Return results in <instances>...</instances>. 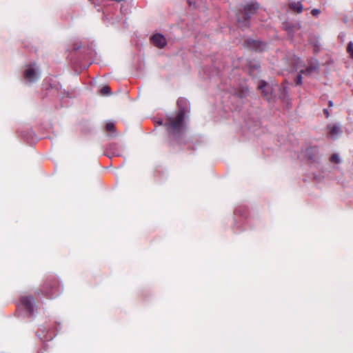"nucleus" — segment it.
Masks as SVG:
<instances>
[{
    "instance_id": "nucleus-17",
    "label": "nucleus",
    "mask_w": 353,
    "mask_h": 353,
    "mask_svg": "<svg viewBox=\"0 0 353 353\" xmlns=\"http://www.w3.org/2000/svg\"><path fill=\"white\" fill-rule=\"evenodd\" d=\"M324 112H325V114H326V117H329V112H328V111H327V110H324Z\"/></svg>"
},
{
    "instance_id": "nucleus-7",
    "label": "nucleus",
    "mask_w": 353,
    "mask_h": 353,
    "mask_svg": "<svg viewBox=\"0 0 353 353\" xmlns=\"http://www.w3.org/2000/svg\"><path fill=\"white\" fill-rule=\"evenodd\" d=\"M22 304L28 310H31L32 307V299L31 297H23L21 299Z\"/></svg>"
},
{
    "instance_id": "nucleus-4",
    "label": "nucleus",
    "mask_w": 353,
    "mask_h": 353,
    "mask_svg": "<svg viewBox=\"0 0 353 353\" xmlns=\"http://www.w3.org/2000/svg\"><path fill=\"white\" fill-rule=\"evenodd\" d=\"M329 135L332 139H336L341 133L340 125L336 124H330L327 125Z\"/></svg>"
},
{
    "instance_id": "nucleus-6",
    "label": "nucleus",
    "mask_w": 353,
    "mask_h": 353,
    "mask_svg": "<svg viewBox=\"0 0 353 353\" xmlns=\"http://www.w3.org/2000/svg\"><path fill=\"white\" fill-rule=\"evenodd\" d=\"M25 77L28 81L32 82L37 79L38 74H37V72H36V70L33 67L30 66L26 70Z\"/></svg>"
},
{
    "instance_id": "nucleus-16",
    "label": "nucleus",
    "mask_w": 353,
    "mask_h": 353,
    "mask_svg": "<svg viewBox=\"0 0 353 353\" xmlns=\"http://www.w3.org/2000/svg\"><path fill=\"white\" fill-rule=\"evenodd\" d=\"M332 159V161L336 163H338L339 161V157L337 155H333Z\"/></svg>"
},
{
    "instance_id": "nucleus-5",
    "label": "nucleus",
    "mask_w": 353,
    "mask_h": 353,
    "mask_svg": "<svg viewBox=\"0 0 353 353\" xmlns=\"http://www.w3.org/2000/svg\"><path fill=\"white\" fill-rule=\"evenodd\" d=\"M151 39H152L153 44L158 48H163L166 45L165 38L160 34L154 35Z\"/></svg>"
},
{
    "instance_id": "nucleus-8",
    "label": "nucleus",
    "mask_w": 353,
    "mask_h": 353,
    "mask_svg": "<svg viewBox=\"0 0 353 353\" xmlns=\"http://www.w3.org/2000/svg\"><path fill=\"white\" fill-rule=\"evenodd\" d=\"M290 7L291 9L299 13L301 12L303 9L302 4L299 1L291 3L290 4Z\"/></svg>"
},
{
    "instance_id": "nucleus-14",
    "label": "nucleus",
    "mask_w": 353,
    "mask_h": 353,
    "mask_svg": "<svg viewBox=\"0 0 353 353\" xmlns=\"http://www.w3.org/2000/svg\"><path fill=\"white\" fill-rule=\"evenodd\" d=\"M296 83L297 85H300V84L302 83V76H301V74H299L297 77Z\"/></svg>"
},
{
    "instance_id": "nucleus-3",
    "label": "nucleus",
    "mask_w": 353,
    "mask_h": 353,
    "mask_svg": "<svg viewBox=\"0 0 353 353\" xmlns=\"http://www.w3.org/2000/svg\"><path fill=\"white\" fill-rule=\"evenodd\" d=\"M259 6L256 3L250 2L247 3L244 7V14L246 17H250V15L255 13V12L258 10Z\"/></svg>"
},
{
    "instance_id": "nucleus-11",
    "label": "nucleus",
    "mask_w": 353,
    "mask_h": 353,
    "mask_svg": "<svg viewBox=\"0 0 353 353\" xmlns=\"http://www.w3.org/2000/svg\"><path fill=\"white\" fill-rule=\"evenodd\" d=\"M347 50L350 57L353 59V42L348 43Z\"/></svg>"
},
{
    "instance_id": "nucleus-13",
    "label": "nucleus",
    "mask_w": 353,
    "mask_h": 353,
    "mask_svg": "<svg viewBox=\"0 0 353 353\" xmlns=\"http://www.w3.org/2000/svg\"><path fill=\"white\" fill-rule=\"evenodd\" d=\"M106 129L108 131L112 132L114 130V125L113 123L109 122L106 124Z\"/></svg>"
},
{
    "instance_id": "nucleus-1",
    "label": "nucleus",
    "mask_w": 353,
    "mask_h": 353,
    "mask_svg": "<svg viewBox=\"0 0 353 353\" xmlns=\"http://www.w3.org/2000/svg\"><path fill=\"white\" fill-rule=\"evenodd\" d=\"M183 119L184 112L183 111H180L175 115L169 118V128L173 133L181 129Z\"/></svg>"
},
{
    "instance_id": "nucleus-18",
    "label": "nucleus",
    "mask_w": 353,
    "mask_h": 353,
    "mask_svg": "<svg viewBox=\"0 0 353 353\" xmlns=\"http://www.w3.org/2000/svg\"><path fill=\"white\" fill-rule=\"evenodd\" d=\"M330 105H332V101L330 102Z\"/></svg>"
},
{
    "instance_id": "nucleus-10",
    "label": "nucleus",
    "mask_w": 353,
    "mask_h": 353,
    "mask_svg": "<svg viewBox=\"0 0 353 353\" xmlns=\"http://www.w3.org/2000/svg\"><path fill=\"white\" fill-rule=\"evenodd\" d=\"M100 92H101V94L103 95L110 94V88L109 86L105 85V86H103L101 89Z\"/></svg>"
},
{
    "instance_id": "nucleus-9",
    "label": "nucleus",
    "mask_w": 353,
    "mask_h": 353,
    "mask_svg": "<svg viewBox=\"0 0 353 353\" xmlns=\"http://www.w3.org/2000/svg\"><path fill=\"white\" fill-rule=\"evenodd\" d=\"M316 70V68L315 66H310L307 68L305 71L301 70L302 74H305V75H310L312 72Z\"/></svg>"
},
{
    "instance_id": "nucleus-2",
    "label": "nucleus",
    "mask_w": 353,
    "mask_h": 353,
    "mask_svg": "<svg viewBox=\"0 0 353 353\" xmlns=\"http://www.w3.org/2000/svg\"><path fill=\"white\" fill-rule=\"evenodd\" d=\"M259 89L268 99L272 97V88L265 81H261L258 85Z\"/></svg>"
},
{
    "instance_id": "nucleus-15",
    "label": "nucleus",
    "mask_w": 353,
    "mask_h": 353,
    "mask_svg": "<svg viewBox=\"0 0 353 353\" xmlns=\"http://www.w3.org/2000/svg\"><path fill=\"white\" fill-rule=\"evenodd\" d=\"M320 13V10H318V9H313L312 10V14L314 15V16H316L318 15Z\"/></svg>"
},
{
    "instance_id": "nucleus-12",
    "label": "nucleus",
    "mask_w": 353,
    "mask_h": 353,
    "mask_svg": "<svg viewBox=\"0 0 353 353\" xmlns=\"http://www.w3.org/2000/svg\"><path fill=\"white\" fill-rule=\"evenodd\" d=\"M254 43L256 46V48L259 50H262L265 48V45L261 41H255Z\"/></svg>"
}]
</instances>
